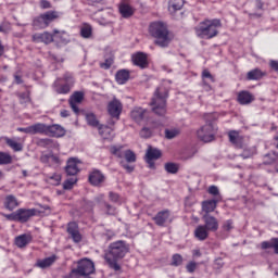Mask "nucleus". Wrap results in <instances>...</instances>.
<instances>
[{"label": "nucleus", "mask_w": 278, "mask_h": 278, "mask_svg": "<svg viewBox=\"0 0 278 278\" xmlns=\"http://www.w3.org/2000/svg\"><path fill=\"white\" fill-rule=\"evenodd\" d=\"M129 253V244L125 241H115L110 243L108 251L104 254V260L112 270L118 271L121 270V265L118 264V260H123L125 255Z\"/></svg>", "instance_id": "obj_1"}, {"label": "nucleus", "mask_w": 278, "mask_h": 278, "mask_svg": "<svg viewBox=\"0 0 278 278\" xmlns=\"http://www.w3.org/2000/svg\"><path fill=\"white\" fill-rule=\"evenodd\" d=\"M223 27V23L218 18L204 20L195 27V34L198 38H204L205 40H212L218 36V29Z\"/></svg>", "instance_id": "obj_2"}, {"label": "nucleus", "mask_w": 278, "mask_h": 278, "mask_svg": "<svg viewBox=\"0 0 278 278\" xmlns=\"http://www.w3.org/2000/svg\"><path fill=\"white\" fill-rule=\"evenodd\" d=\"M166 99H168V88L161 85L154 91V96L150 102L152 112H154L156 116H166Z\"/></svg>", "instance_id": "obj_3"}, {"label": "nucleus", "mask_w": 278, "mask_h": 278, "mask_svg": "<svg viewBox=\"0 0 278 278\" xmlns=\"http://www.w3.org/2000/svg\"><path fill=\"white\" fill-rule=\"evenodd\" d=\"M150 35L155 38L157 47L166 48L170 45V37L168 36V27L162 22H153L149 27Z\"/></svg>", "instance_id": "obj_4"}, {"label": "nucleus", "mask_w": 278, "mask_h": 278, "mask_svg": "<svg viewBox=\"0 0 278 278\" xmlns=\"http://www.w3.org/2000/svg\"><path fill=\"white\" fill-rule=\"evenodd\" d=\"M40 212L42 211H38L36 208H18L15 212L5 215V218L15 223H27L34 218V216L40 214Z\"/></svg>", "instance_id": "obj_5"}, {"label": "nucleus", "mask_w": 278, "mask_h": 278, "mask_svg": "<svg viewBox=\"0 0 278 278\" xmlns=\"http://www.w3.org/2000/svg\"><path fill=\"white\" fill-rule=\"evenodd\" d=\"M94 273V263L88 258L77 262V267L72 269L71 277H90Z\"/></svg>", "instance_id": "obj_6"}, {"label": "nucleus", "mask_w": 278, "mask_h": 278, "mask_svg": "<svg viewBox=\"0 0 278 278\" xmlns=\"http://www.w3.org/2000/svg\"><path fill=\"white\" fill-rule=\"evenodd\" d=\"M56 18H60V13L58 11H47L35 17L33 21V25L37 29H47V26L51 25V23H53V21H56Z\"/></svg>", "instance_id": "obj_7"}, {"label": "nucleus", "mask_w": 278, "mask_h": 278, "mask_svg": "<svg viewBox=\"0 0 278 278\" xmlns=\"http://www.w3.org/2000/svg\"><path fill=\"white\" fill-rule=\"evenodd\" d=\"M217 131L218 126H216L214 122H210L198 130V138L199 140H202V142H213L216 138Z\"/></svg>", "instance_id": "obj_8"}, {"label": "nucleus", "mask_w": 278, "mask_h": 278, "mask_svg": "<svg viewBox=\"0 0 278 278\" xmlns=\"http://www.w3.org/2000/svg\"><path fill=\"white\" fill-rule=\"evenodd\" d=\"M60 81H62V78H58L54 83L55 92H58V94H68L74 84L73 74L65 73L63 76V81H65V84L61 85Z\"/></svg>", "instance_id": "obj_9"}, {"label": "nucleus", "mask_w": 278, "mask_h": 278, "mask_svg": "<svg viewBox=\"0 0 278 278\" xmlns=\"http://www.w3.org/2000/svg\"><path fill=\"white\" fill-rule=\"evenodd\" d=\"M106 110L111 118H116L117 121H119L121 114H123V103L121 102V100L114 98L112 101L109 102Z\"/></svg>", "instance_id": "obj_10"}, {"label": "nucleus", "mask_w": 278, "mask_h": 278, "mask_svg": "<svg viewBox=\"0 0 278 278\" xmlns=\"http://www.w3.org/2000/svg\"><path fill=\"white\" fill-rule=\"evenodd\" d=\"M162 157V151L150 147L146 153V162L149 165V168L155 169L154 160H160Z\"/></svg>", "instance_id": "obj_11"}, {"label": "nucleus", "mask_w": 278, "mask_h": 278, "mask_svg": "<svg viewBox=\"0 0 278 278\" xmlns=\"http://www.w3.org/2000/svg\"><path fill=\"white\" fill-rule=\"evenodd\" d=\"M52 138H64L66 136V129L59 124L47 125V135Z\"/></svg>", "instance_id": "obj_12"}, {"label": "nucleus", "mask_w": 278, "mask_h": 278, "mask_svg": "<svg viewBox=\"0 0 278 278\" xmlns=\"http://www.w3.org/2000/svg\"><path fill=\"white\" fill-rule=\"evenodd\" d=\"M152 220H154V223H155V225H157V227H166V223H168V220H170V211H168V210L160 211L152 218Z\"/></svg>", "instance_id": "obj_13"}, {"label": "nucleus", "mask_w": 278, "mask_h": 278, "mask_svg": "<svg viewBox=\"0 0 278 278\" xmlns=\"http://www.w3.org/2000/svg\"><path fill=\"white\" fill-rule=\"evenodd\" d=\"M67 233L72 238L73 242L79 243L81 241V232H79V226L77 223L72 222L67 225Z\"/></svg>", "instance_id": "obj_14"}, {"label": "nucleus", "mask_w": 278, "mask_h": 278, "mask_svg": "<svg viewBox=\"0 0 278 278\" xmlns=\"http://www.w3.org/2000/svg\"><path fill=\"white\" fill-rule=\"evenodd\" d=\"M79 164H81V161L75 157H72L67 161V165L65 167V172L71 177H75L77 173H79Z\"/></svg>", "instance_id": "obj_15"}, {"label": "nucleus", "mask_w": 278, "mask_h": 278, "mask_svg": "<svg viewBox=\"0 0 278 278\" xmlns=\"http://www.w3.org/2000/svg\"><path fill=\"white\" fill-rule=\"evenodd\" d=\"M147 110L140 106H135L130 112V117L135 123H142L147 118Z\"/></svg>", "instance_id": "obj_16"}, {"label": "nucleus", "mask_w": 278, "mask_h": 278, "mask_svg": "<svg viewBox=\"0 0 278 278\" xmlns=\"http://www.w3.org/2000/svg\"><path fill=\"white\" fill-rule=\"evenodd\" d=\"M203 220H204V227L208 230V231H218V219H216V217L210 215V214H205L203 216Z\"/></svg>", "instance_id": "obj_17"}, {"label": "nucleus", "mask_w": 278, "mask_h": 278, "mask_svg": "<svg viewBox=\"0 0 278 278\" xmlns=\"http://www.w3.org/2000/svg\"><path fill=\"white\" fill-rule=\"evenodd\" d=\"M229 142L233 144L237 149H242V144L244 141V138L240 136V132L238 130H230L228 132Z\"/></svg>", "instance_id": "obj_18"}, {"label": "nucleus", "mask_w": 278, "mask_h": 278, "mask_svg": "<svg viewBox=\"0 0 278 278\" xmlns=\"http://www.w3.org/2000/svg\"><path fill=\"white\" fill-rule=\"evenodd\" d=\"M53 41V35L45 31V33H36L33 35V42H43L45 45H51Z\"/></svg>", "instance_id": "obj_19"}, {"label": "nucleus", "mask_w": 278, "mask_h": 278, "mask_svg": "<svg viewBox=\"0 0 278 278\" xmlns=\"http://www.w3.org/2000/svg\"><path fill=\"white\" fill-rule=\"evenodd\" d=\"M132 62L135 66H139V68H147V66H149V61L147 60V54L144 52L134 54Z\"/></svg>", "instance_id": "obj_20"}, {"label": "nucleus", "mask_w": 278, "mask_h": 278, "mask_svg": "<svg viewBox=\"0 0 278 278\" xmlns=\"http://www.w3.org/2000/svg\"><path fill=\"white\" fill-rule=\"evenodd\" d=\"M31 240H34V238L29 233L20 235L15 237V245L17 249H25V247H27Z\"/></svg>", "instance_id": "obj_21"}, {"label": "nucleus", "mask_w": 278, "mask_h": 278, "mask_svg": "<svg viewBox=\"0 0 278 278\" xmlns=\"http://www.w3.org/2000/svg\"><path fill=\"white\" fill-rule=\"evenodd\" d=\"M237 99L240 105H249L255 101V96L249 91H240Z\"/></svg>", "instance_id": "obj_22"}, {"label": "nucleus", "mask_w": 278, "mask_h": 278, "mask_svg": "<svg viewBox=\"0 0 278 278\" xmlns=\"http://www.w3.org/2000/svg\"><path fill=\"white\" fill-rule=\"evenodd\" d=\"M98 130L103 140H114V129H112V127L100 125Z\"/></svg>", "instance_id": "obj_23"}, {"label": "nucleus", "mask_w": 278, "mask_h": 278, "mask_svg": "<svg viewBox=\"0 0 278 278\" xmlns=\"http://www.w3.org/2000/svg\"><path fill=\"white\" fill-rule=\"evenodd\" d=\"M20 203L16 197L13 194H9L4 199V207L5 210H9V212H13V210H16L18 207Z\"/></svg>", "instance_id": "obj_24"}, {"label": "nucleus", "mask_w": 278, "mask_h": 278, "mask_svg": "<svg viewBox=\"0 0 278 278\" xmlns=\"http://www.w3.org/2000/svg\"><path fill=\"white\" fill-rule=\"evenodd\" d=\"M208 236L210 230L203 225L198 226L194 230V238H197V240H200V242L207 240Z\"/></svg>", "instance_id": "obj_25"}, {"label": "nucleus", "mask_w": 278, "mask_h": 278, "mask_svg": "<svg viewBox=\"0 0 278 278\" xmlns=\"http://www.w3.org/2000/svg\"><path fill=\"white\" fill-rule=\"evenodd\" d=\"M105 179V176L100 170H93L89 175V181L92 186H100V184H103Z\"/></svg>", "instance_id": "obj_26"}, {"label": "nucleus", "mask_w": 278, "mask_h": 278, "mask_svg": "<svg viewBox=\"0 0 278 278\" xmlns=\"http://www.w3.org/2000/svg\"><path fill=\"white\" fill-rule=\"evenodd\" d=\"M135 12L136 10L127 3H122L119 5V13L123 16V18H130V16H134Z\"/></svg>", "instance_id": "obj_27"}, {"label": "nucleus", "mask_w": 278, "mask_h": 278, "mask_svg": "<svg viewBox=\"0 0 278 278\" xmlns=\"http://www.w3.org/2000/svg\"><path fill=\"white\" fill-rule=\"evenodd\" d=\"M265 75H266V73L262 72V70L254 68V70L248 72L247 79H249V81H257V80L262 79V77H264Z\"/></svg>", "instance_id": "obj_28"}, {"label": "nucleus", "mask_w": 278, "mask_h": 278, "mask_svg": "<svg viewBox=\"0 0 278 278\" xmlns=\"http://www.w3.org/2000/svg\"><path fill=\"white\" fill-rule=\"evenodd\" d=\"M216 205H218V200H206L202 202V210L205 212V214H210L216 210Z\"/></svg>", "instance_id": "obj_29"}, {"label": "nucleus", "mask_w": 278, "mask_h": 278, "mask_svg": "<svg viewBox=\"0 0 278 278\" xmlns=\"http://www.w3.org/2000/svg\"><path fill=\"white\" fill-rule=\"evenodd\" d=\"M115 79L119 85L127 84L129 81V71L119 70L115 75Z\"/></svg>", "instance_id": "obj_30"}, {"label": "nucleus", "mask_w": 278, "mask_h": 278, "mask_svg": "<svg viewBox=\"0 0 278 278\" xmlns=\"http://www.w3.org/2000/svg\"><path fill=\"white\" fill-rule=\"evenodd\" d=\"M55 260H58V256H55V255L46 257L43 260H39L37 262V266H38V268H49V266H53Z\"/></svg>", "instance_id": "obj_31"}, {"label": "nucleus", "mask_w": 278, "mask_h": 278, "mask_svg": "<svg viewBox=\"0 0 278 278\" xmlns=\"http://www.w3.org/2000/svg\"><path fill=\"white\" fill-rule=\"evenodd\" d=\"M202 79H203V86L206 90H212V87L210 86V84L207 83V80L205 79H210L212 84H214V81H216V79L214 78V76L212 75V73H210V71L204 70L202 72Z\"/></svg>", "instance_id": "obj_32"}, {"label": "nucleus", "mask_w": 278, "mask_h": 278, "mask_svg": "<svg viewBox=\"0 0 278 278\" xmlns=\"http://www.w3.org/2000/svg\"><path fill=\"white\" fill-rule=\"evenodd\" d=\"M31 136H36V134H43L47 136V124L37 123L31 125Z\"/></svg>", "instance_id": "obj_33"}, {"label": "nucleus", "mask_w": 278, "mask_h": 278, "mask_svg": "<svg viewBox=\"0 0 278 278\" xmlns=\"http://www.w3.org/2000/svg\"><path fill=\"white\" fill-rule=\"evenodd\" d=\"M86 122L89 127H97V129H99V126L101 125L94 113H87Z\"/></svg>", "instance_id": "obj_34"}, {"label": "nucleus", "mask_w": 278, "mask_h": 278, "mask_svg": "<svg viewBox=\"0 0 278 278\" xmlns=\"http://www.w3.org/2000/svg\"><path fill=\"white\" fill-rule=\"evenodd\" d=\"M5 143L15 152L23 151V143L14 139L7 138Z\"/></svg>", "instance_id": "obj_35"}, {"label": "nucleus", "mask_w": 278, "mask_h": 278, "mask_svg": "<svg viewBox=\"0 0 278 278\" xmlns=\"http://www.w3.org/2000/svg\"><path fill=\"white\" fill-rule=\"evenodd\" d=\"M168 8L169 12H177L184 8V0H169Z\"/></svg>", "instance_id": "obj_36"}, {"label": "nucleus", "mask_w": 278, "mask_h": 278, "mask_svg": "<svg viewBox=\"0 0 278 278\" xmlns=\"http://www.w3.org/2000/svg\"><path fill=\"white\" fill-rule=\"evenodd\" d=\"M111 153H112V155H115V157H118L119 160H123V157H125V150H123V146L112 147Z\"/></svg>", "instance_id": "obj_37"}, {"label": "nucleus", "mask_w": 278, "mask_h": 278, "mask_svg": "<svg viewBox=\"0 0 278 278\" xmlns=\"http://www.w3.org/2000/svg\"><path fill=\"white\" fill-rule=\"evenodd\" d=\"M80 36H81V38H91L92 37V26L85 24L80 28Z\"/></svg>", "instance_id": "obj_38"}, {"label": "nucleus", "mask_w": 278, "mask_h": 278, "mask_svg": "<svg viewBox=\"0 0 278 278\" xmlns=\"http://www.w3.org/2000/svg\"><path fill=\"white\" fill-rule=\"evenodd\" d=\"M165 170L170 175H177V173H179V165H177L176 163H166Z\"/></svg>", "instance_id": "obj_39"}, {"label": "nucleus", "mask_w": 278, "mask_h": 278, "mask_svg": "<svg viewBox=\"0 0 278 278\" xmlns=\"http://www.w3.org/2000/svg\"><path fill=\"white\" fill-rule=\"evenodd\" d=\"M124 157L128 164H134V162H136V153L131 150H125Z\"/></svg>", "instance_id": "obj_40"}, {"label": "nucleus", "mask_w": 278, "mask_h": 278, "mask_svg": "<svg viewBox=\"0 0 278 278\" xmlns=\"http://www.w3.org/2000/svg\"><path fill=\"white\" fill-rule=\"evenodd\" d=\"M0 164H12V155H10V153L0 152Z\"/></svg>", "instance_id": "obj_41"}, {"label": "nucleus", "mask_w": 278, "mask_h": 278, "mask_svg": "<svg viewBox=\"0 0 278 278\" xmlns=\"http://www.w3.org/2000/svg\"><path fill=\"white\" fill-rule=\"evenodd\" d=\"M77 184V178H68L63 182L64 190H73V186Z\"/></svg>", "instance_id": "obj_42"}, {"label": "nucleus", "mask_w": 278, "mask_h": 278, "mask_svg": "<svg viewBox=\"0 0 278 278\" xmlns=\"http://www.w3.org/2000/svg\"><path fill=\"white\" fill-rule=\"evenodd\" d=\"M181 264H184V256L174 254L172 257V266H181Z\"/></svg>", "instance_id": "obj_43"}, {"label": "nucleus", "mask_w": 278, "mask_h": 278, "mask_svg": "<svg viewBox=\"0 0 278 278\" xmlns=\"http://www.w3.org/2000/svg\"><path fill=\"white\" fill-rule=\"evenodd\" d=\"M70 101L74 103H81V101H84V92L81 91L74 92Z\"/></svg>", "instance_id": "obj_44"}, {"label": "nucleus", "mask_w": 278, "mask_h": 278, "mask_svg": "<svg viewBox=\"0 0 278 278\" xmlns=\"http://www.w3.org/2000/svg\"><path fill=\"white\" fill-rule=\"evenodd\" d=\"M38 144L39 147H43V149H49V147H53V140L49 138L39 139Z\"/></svg>", "instance_id": "obj_45"}, {"label": "nucleus", "mask_w": 278, "mask_h": 278, "mask_svg": "<svg viewBox=\"0 0 278 278\" xmlns=\"http://www.w3.org/2000/svg\"><path fill=\"white\" fill-rule=\"evenodd\" d=\"M267 160H265V164H275V162L278 161V154L277 152L269 153L265 156ZM269 160V161H268Z\"/></svg>", "instance_id": "obj_46"}, {"label": "nucleus", "mask_w": 278, "mask_h": 278, "mask_svg": "<svg viewBox=\"0 0 278 278\" xmlns=\"http://www.w3.org/2000/svg\"><path fill=\"white\" fill-rule=\"evenodd\" d=\"M261 249H275V238L270 239L269 241H263L261 243Z\"/></svg>", "instance_id": "obj_47"}, {"label": "nucleus", "mask_w": 278, "mask_h": 278, "mask_svg": "<svg viewBox=\"0 0 278 278\" xmlns=\"http://www.w3.org/2000/svg\"><path fill=\"white\" fill-rule=\"evenodd\" d=\"M114 64V58L110 56L108 59H105V61L103 63L100 64L101 68H104L105 71H108V68H111V66Z\"/></svg>", "instance_id": "obj_48"}, {"label": "nucleus", "mask_w": 278, "mask_h": 278, "mask_svg": "<svg viewBox=\"0 0 278 278\" xmlns=\"http://www.w3.org/2000/svg\"><path fill=\"white\" fill-rule=\"evenodd\" d=\"M178 134L179 131L177 130H169V129L165 130V137L167 138V140H173V138H176Z\"/></svg>", "instance_id": "obj_49"}, {"label": "nucleus", "mask_w": 278, "mask_h": 278, "mask_svg": "<svg viewBox=\"0 0 278 278\" xmlns=\"http://www.w3.org/2000/svg\"><path fill=\"white\" fill-rule=\"evenodd\" d=\"M151 129L150 128H147V127H143L140 131V137L141 138H151Z\"/></svg>", "instance_id": "obj_50"}, {"label": "nucleus", "mask_w": 278, "mask_h": 278, "mask_svg": "<svg viewBox=\"0 0 278 278\" xmlns=\"http://www.w3.org/2000/svg\"><path fill=\"white\" fill-rule=\"evenodd\" d=\"M208 194H212L213 197H218L220 194V191L218 190V187L211 186L208 188Z\"/></svg>", "instance_id": "obj_51"}, {"label": "nucleus", "mask_w": 278, "mask_h": 278, "mask_svg": "<svg viewBox=\"0 0 278 278\" xmlns=\"http://www.w3.org/2000/svg\"><path fill=\"white\" fill-rule=\"evenodd\" d=\"M109 199L113 202V203H118V201L121 200V195H118V193L115 192H110L109 193Z\"/></svg>", "instance_id": "obj_52"}, {"label": "nucleus", "mask_w": 278, "mask_h": 278, "mask_svg": "<svg viewBox=\"0 0 278 278\" xmlns=\"http://www.w3.org/2000/svg\"><path fill=\"white\" fill-rule=\"evenodd\" d=\"M40 162H42V164H51V153L42 154L40 156Z\"/></svg>", "instance_id": "obj_53"}, {"label": "nucleus", "mask_w": 278, "mask_h": 278, "mask_svg": "<svg viewBox=\"0 0 278 278\" xmlns=\"http://www.w3.org/2000/svg\"><path fill=\"white\" fill-rule=\"evenodd\" d=\"M39 7L41 8V10H50L51 2H49V0H41L39 2Z\"/></svg>", "instance_id": "obj_54"}, {"label": "nucleus", "mask_w": 278, "mask_h": 278, "mask_svg": "<svg viewBox=\"0 0 278 278\" xmlns=\"http://www.w3.org/2000/svg\"><path fill=\"white\" fill-rule=\"evenodd\" d=\"M121 166L126 169V173H134V166L129 165L125 161H121Z\"/></svg>", "instance_id": "obj_55"}, {"label": "nucleus", "mask_w": 278, "mask_h": 278, "mask_svg": "<svg viewBox=\"0 0 278 278\" xmlns=\"http://www.w3.org/2000/svg\"><path fill=\"white\" fill-rule=\"evenodd\" d=\"M105 207H106V214H109L110 216H114V214H116V208H114V206L104 203Z\"/></svg>", "instance_id": "obj_56"}, {"label": "nucleus", "mask_w": 278, "mask_h": 278, "mask_svg": "<svg viewBox=\"0 0 278 278\" xmlns=\"http://www.w3.org/2000/svg\"><path fill=\"white\" fill-rule=\"evenodd\" d=\"M224 229L225 231H231L233 229V222L231 219H228L224 223Z\"/></svg>", "instance_id": "obj_57"}, {"label": "nucleus", "mask_w": 278, "mask_h": 278, "mask_svg": "<svg viewBox=\"0 0 278 278\" xmlns=\"http://www.w3.org/2000/svg\"><path fill=\"white\" fill-rule=\"evenodd\" d=\"M188 273H194L197 270V263L195 262H190L186 266Z\"/></svg>", "instance_id": "obj_58"}, {"label": "nucleus", "mask_w": 278, "mask_h": 278, "mask_svg": "<svg viewBox=\"0 0 278 278\" xmlns=\"http://www.w3.org/2000/svg\"><path fill=\"white\" fill-rule=\"evenodd\" d=\"M50 179L54 180V186H60V181H62V176L60 174H54Z\"/></svg>", "instance_id": "obj_59"}, {"label": "nucleus", "mask_w": 278, "mask_h": 278, "mask_svg": "<svg viewBox=\"0 0 278 278\" xmlns=\"http://www.w3.org/2000/svg\"><path fill=\"white\" fill-rule=\"evenodd\" d=\"M17 131H21L22 134H29L31 136V126H28V127H18L17 128Z\"/></svg>", "instance_id": "obj_60"}, {"label": "nucleus", "mask_w": 278, "mask_h": 278, "mask_svg": "<svg viewBox=\"0 0 278 278\" xmlns=\"http://www.w3.org/2000/svg\"><path fill=\"white\" fill-rule=\"evenodd\" d=\"M20 99H21V103H29V94L27 93H22L20 96Z\"/></svg>", "instance_id": "obj_61"}, {"label": "nucleus", "mask_w": 278, "mask_h": 278, "mask_svg": "<svg viewBox=\"0 0 278 278\" xmlns=\"http://www.w3.org/2000/svg\"><path fill=\"white\" fill-rule=\"evenodd\" d=\"M70 105H71L73 112H74L75 114H78V112H79V106H77V102H73V101L70 100Z\"/></svg>", "instance_id": "obj_62"}, {"label": "nucleus", "mask_w": 278, "mask_h": 278, "mask_svg": "<svg viewBox=\"0 0 278 278\" xmlns=\"http://www.w3.org/2000/svg\"><path fill=\"white\" fill-rule=\"evenodd\" d=\"M270 68H273V71H276V73H278V61L271 60L269 62Z\"/></svg>", "instance_id": "obj_63"}, {"label": "nucleus", "mask_w": 278, "mask_h": 278, "mask_svg": "<svg viewBox=\"0 0 278 278\" xmlns=\"http://www.w3.org/2000/svg\"><path fill=\"white\" fill-rule=\"evenodd\" d=\"M274 251H275L276 255H278V238H275V241H274Z\"/></svg>", "instance_id": "obj_64"}]
</instances>
